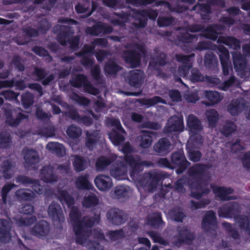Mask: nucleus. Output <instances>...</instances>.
<instances>
[{
    "label": "nucleus",
    "mask_w": 250,
    "mask_h": 250,
    "mask_svg": "<svg viewBox=\"0 0 250 250\" xmlns=\"http://www.w3.org/2000/svg\"><path fill=\"white\" fill-rule=\"evenodd\" d=\"M58 198L61 202H64L68 208H72L69 218L72 224L73 229L75 235L76 243L83 244L90 236L91 229L95 224H99L101 220L100 214L95 213L93 216H83L79 209L73 205L75 201L73 197L66 190H58Z\"/></svg>",
    "instance_id": "nucleus-1"
},
{
    "label": "nucleus",
    "mask_w": 250,
    "mask_h": 250,
    "mask_svg": "<svg viewBox=\"0 0 250 250\" xmlns=\"http://www.w3.org/2000/svg\"><path fill=\"white\" fill-rule=\"evenodd\" d=\"M208 168L206 164H196L188 169V174L192 178L188 180V185L191 189L190 196L196 199H200L203 195L209 192L208 181L202 177L207 174Z\"/></svg>",
    "instance_id": "nucleus-2"
},
{
    "label": "nucleus",
    "mask_w": 250,
    "mask_h": 250,
    "mask_svg": "<svg viewBox=\"0 0 250 250\" xmlns=\"http://www.w3.org/2000/svg\"><path fill=\"white\" fill-rule=\"evenodd\" d=\"M241 208L237 202H229L218 208V214L220 217L234 218L239 227L246 231L250 236V218L245 215H240Z\"/></svg>",
    "instance_id": "nucleus-3"
},
{
    "label": "nucleus",
    "mask_w": 250,
    "mask_h": 250,
    "mask_svg": "<svg viewBox=\"0 0 250 250\" xmlns=\"http://www.w3.org/2000/svg\"><path fill=\"white\" fill-rule=\"evenodd\" d=\"M122 151L125 154L124 161L131 168L130 176L132 179L143 170L144 166L148 167L153 166L152 163L150 161H142L141 157L138 155L134 157L129 154L133 152V148L128 142L123 146Z\"/></svg>",
    "instance_id": "nucleus-4"
},
{
    "label": "nucleus",
    "mask_w": 250,
    "mask_h": 250,
    "mask_svg": "<svg viewBox=\"0 0 250 250\" xmlns=\"http://www.w3.org/2000/svg\"><path fill=\"white\" fill-rule=\"evenodd\" d=\"M224 29L223 25L217 23L209 24L206 28L203 25L198 24H190L186 28L188 31L191 33L201 31L203 33L200 35V36L213 41L217 40L218 35V31L223 30Z\"/></svg>",
    "instance_id": "nucleus-5"
},
{
    "label": "nucleus",
    "mask_w": 250,
    "mask_h": 250,
    "mask_svg": "<svg viewBox=\"0 0 250 250\" xmlns=\"http://www.w3.org/2000/svg\"><path fill=\"white\" fill-rule=\"evenodd\" d=\"M69 83L75 88H79L83 86L84 91L90 94L95 95L98 93V89L91 84L86 76L83 74H76L69 80Z\"/></svg>",
    "instance_id": "nucleus-6"
},
{
    "label": "nucleus",
    "mask_w": 250,
    "mask_h": 250,
    "mask_svg": "<svg viewBox=\"0 0 250 250\" xmlns=\"http://www.w3.org/2000/svg\"><path fill=\"white\" fill-rule=\"evenodd\" d=\"M4 116L5 123L12 127H17L22 120L28 118V116L23 113L22 110L20 107L5 109Z\"/></svg>",
    "instance_id": "nucleus-7"
},
{
    "label": "nucleus",
    "mask_w": 250,
    "mask_h": 250,
    "mask_svg": "<svg viewBox=\"0 0 250 250\" xmlns=\"http://www.w3.org/2000/svg\"><path fill=\"white\" fill-rule=\"evenodd\" d=\"M48 213L55 225L60 229H62L65 217L61 206L57 202H52L48 207Z\"/></svg>",
    "instance_id": "nucleus-8"
},
{
    "label": "nucleus",
    "mask_w": 250,
    "mask_h": 250,
    "mask_svg": "<svg viewBox=\"0 0 250 250\" xmlns=\"http://www.w3.org/2000/svg\"><path fill=\"white\" fill-rule=\"evenodd\" d=\"M203 230L209 234H215L217 221L215 213L212 210L207 211L201 222Z\"/></svg>",
    "instance_id": "nucleus-9"
},
{
    "label": "nucleus",
    "mask_w": 250,
    "mask_h": 250,
    "mask_svg": "<svg viewBox=\"0 0 250 250\" xmlns=\"http://www.w3.org/2000/svg\"><path fill=\"white\" fill-rule=\"evenodd\" d=\"M171 160L172 163L177 167L176 170V173L177 174L184 173L190 165V163L187 160L182 150L172 153L171 156Z\"/></svg>",
    "instance_id": "nucleus-10"
},
{
    "label": "nucleus",
    "mask_w": 250,
    "mask_h": 250,
    "mask_svg": "<svg viewBox=\"0 0 250 250\" xmlns=\"http://www.w3.org/2000/svg\"><path fill=\"white\" fill-rule=\"evenodd\" d=\"M187 126L190 134L194 137L193 140L197 143H202V137L198 134L202 131L203 127L201 122L197 117L192 114L189 115L187 119Z\"/></svg>",
    "instance_id": "nucleus-11"
},
{
    "label": "nucleus",
    "mask_w": 250,
    "mask_h": 250,
    "mask_svg": "<svg viewBox=\"0 0 250 250\" xmlns=\"http://www.w3.org/2000/svg\"><path fill=\"white\" fill-rule=\"evenodd\" d=\"M50 227L49 223L44 220L37 222L31 230L32 235L39 238L44 239L50 233Z\"/></svg>",
    "instance_id": "nucleus-12"
},
{
    "label": "nucleus",
    "mask_w": 250,
    "mask_h": 250,
    "mask_svg": "<svg viewBox=\"0 0 250 250\" xmlns=\"http://www.w3.org/2000/svg\"><path fill=\"white\" fill-rule=\"evenodd\" d=\"M122 57L125 62L129 64L131 68L140 66L141 56L140 53L134 50H127L123 52Z\"/></svg>",
    "instance_id": "nucleus-13"
},
{
    "label": "nucleus",
    "mask_w": 250,
    "mask_h": 250,
    "mask_svg": "<svg viewBox=\"0 0 250 250\" xmlns=\"http://www.w3.org/2000/svg\"><path fill=\"white\" fill-rule=\"evenodd\" d=\"M184 128L183 119L177 116L171 117L168 120L166 126L165 127L167 133L172 132H182Z\"/></svg>",
    "instance_id": "nucleus-14"
},
{
    "label": "nucleus",
    "mask_w": 250,
    "mask_h": 250,
    "mask_svg": "<svg viewBox=\"0 0 250 250\" xmlns=\"http://www.w3.org/2000/svg\"><path fill=\"white\" fill-rule=\"evenodd\" d=\"M125 213L118 208L110 209L106 213V218L108 222L116 226L124 224L125 222Z\"/></svg>",
    "instance_id": "nucleus-15"
},
{
    "label": "nucleus",
    "mask_w": 250,
    "mask_h": 250,
    "mask_svg": "<svg viewBox=\"0 0 250 250\" xmlns=\"http://www.w3.org/2000/svg\"><path fill=\"white\" fill-rule=\"evenodd\" d=\"M154 52V58L149 62V65L154 69L158 71L159 69L158 66H164L167 64V56L166 53L161 52L158 48H155Z\"/></svg>",
    "instance_id": "nucleus-16"
},
{
    "label": "nucleus",
    "mask_w": 250,
    "mask_h": 250,
    "mask_svg": "<svg viewBox=\"0 0 250 250\" xmlns=\"http://www.w3.org/2000/svg\"><path fill=\"white\" fill-rule=\"evenodd\" d=\"M171 143L166 137L160 138L153 146L154 151L160 156H166L170 151Z\"/></svg>",
    "instance_id": "nucleus-17"
},
{
    "label": "nucleus",
    "mask_w": 250,
    "mask_h": 250,
    "mask_svg": "<svg viewBox=\"0 0 250 250\" xmlns=\"http://www.w3.org/2000/svg\"><path fill=\"white\" fill-rule=\"evenodd\" d=\"M129 84L136 88L140 87L144 82V73L139 70H133L129 71L127 76Z\"/></svg>",
    "instance_id": "nucleus-18"
},
{
    "label": "nucleus",
    "mask_w": 250,
    "mask_h": 250,
    "mask_svg": "<svg viewBox=\"0 0 250 250\" xmlns=\"http://www.w3.org/2000/svg\"><path fill=\"white\" fill-rule=\"evenodd\" d=\"M96 187L101 191H107L109 190L113 186L111 178L104 174L97 175L94 180Z\"/></svg>",
    "instance_id": "nucleus-19"
},
{
    "label": "nucleus",
    "mask_w": 250,
    "mask_h": 250,
    "mask_svg": "<svg viewBox=\"0 0 250 250\" xmlns=\"http://www.w3.org/2000/svg\"><path fill=\"white\" fill-rule=\"evenodd\" d=\"M58 31L57 40L62 46H64L67 43L66 39L74 34L72 28L68 25H60Z\"/></svg>",
    "instance_id": "nucleus-20"
},
{
    "label": "nucleus",
    "mask_w": 250,
    "mask_h": 250,
    "mask_svg": "<svg viewBox=\"0 0 250 250\" xmlns=\"http://www.w3.org/2000/svg\"><path fill=\"white\" fill-rule=\"evenodd\" d=\"M218 43H223L228 46L229 48L235 50H239L241 48L240 41L231 36H220L217 39Z\"/></svg>",
    "instance_id": "nucleus-21"
},
{
    "label": "nucleus",
    "mask_w": 250,
    "mask_h": 250,
    "mask_svg": "<svg viewBox=\"0 0 250 250\" xmlns=\"http://www.w3.org/2000/svg\"><path fill=\"white\" fill-rule=\"evenodd\" d=\"M11 222L7 219H0V241L6 243L11 238Z\"/></svg>",
    "instance_id": "nucleus-22"
},
{
    "label": "nucleus",
    "mask_w": 250,
    "mask_h": 250,
    "mask_svg": "<svg viewBox=\"0 0 250 250\" xmlns=\"http://www.w3.org/2000/svg\"><path fill=\"white\" fill-rule=\"evenodd\" d=\"M177 231L179 237L177 243L180 244L191 242L194 239L195 236L194 234L187 227L182 228L178 227Z\"/></svg>",
    "instance_id": "nucleus-23"
},
{
    "label": "nucleus",
    "mask_w": 250,
    "mask_h": 250,
    "mask_svg": "<svg viewBox=\"0 0 250 250\" xmlns=\"http://www.w3.org/2000/svg\"><path fill=\"white\" fill-rule=\"evenodd\" d=\"M213 190L222 201H227L236 199L235 196L229 195L234 192V189L230 187H217L213 188Z\"/></svg>",
    "instance_id": "nucleus-24"
},
{
    "label": "nucleus",
    "mask_w": 250,
    "mask_h": 250,
    "mask_svg": "<svg viewBox=\"0 0 250 250\" xmlns=\"http://www.w3.org/2000/svg\"><path fill=\"white\" fill-rule=\"evenodd\" d=\"M25 167H32L39 162V157L38 152L33 148L24 149L23 150Z\"/></svg>",
    "instance_id": "nucleus-25"
},
{
    "label": "nucleus",
    "mask_w": 250,
    "mask_h": 250,
    "mask_svg": "<svg viewBox=\"0 0 250 250\" xmlns=\"http://www.w3.org/2000/svg\"><path fill=\"white\" fill-rule=\"evenodd\" d=\"M234 67L236 71L242 72L245 71L247 62L244 56L240 52H235L232 54Z\"/></svg>",
    "instance_id": "nucleus-26"
},
{
    "label": "nucleus",
    "mask_w": 250,
    "mask_h": 250,
    "mask_svg": "<svg viewBox=\"0 0 250 250\" xmlns=\"http://www.w3.org/2000/svg\"><path fill=\"white\" fill-rule=\"evenodd\" d=\"M42 180L46 183H54L57 182L58 176L54 173L53 168L49 166H44L41 170Z\"/></svg>",
    "instance_id": "nucleus-27"
},
{
    "label": "nucleus",
    "mask_w": 250,
    "mask_h": 250,
    "mask_svg": "<svg viewBox=\"0 0 250 250\" xmlns=\"http://www.w3.org/2000/svg\"><path fill=\"white\" fill-rule=\"evenodd\" d=\"M15 195L17 199L21 201H31L35 197L34 192L28 188H20L15 191Z\"/></svg>",
    "instance_id": "nucleus-28"
},
{
    "label": "nucleus",
    "mask_w": 250,
    "mask_h": 250,
    "mask_svg": "<svg viewBox=\"0 0 250 250\" xmlns=\"http://www.w3.org/2000/svg\"><path fill=\"white\" fill-rule=\"evenodd\" d=\"M145 178L148 179L149 187L152 189L156 188L160 182L164 178V175L159 172H151L144 174Z\"/></svg>",
    "instance_id": "nucleus-29"
},
{
    "label": "nucleus",
    "mask_w": 250,
    "mask_h": 250,
    "mask_svg": "<svg viewBox=\"0 0 250 250\" xmlns=\"http://www.w3.org/2000/svg\"><path fill=\"white\" fill-rule=\"evenodd\" d=\"M141 133L140 146L142 148H147L152 144V136L154 133L152 131L147 130H142Z\"/></svg>",
    "instance_id": "nucleus-30"
},
{
    "label": "nucleus",
    "mask_w": 250,
    "mask_h": 250,
    "mask_svg": "<svg viewBox=\"0 0 250 250\" xmlns=\"http://www.w3.org/2000/svg\"><path fill=\"white\" fill-rule=\"evenodd\" d=\"M117 158L116 156L110 157L101 156L98 159L96 162V167L99 171H103L107 166L112 164Z\"/></svg>",
    "instance_id": "nucleus-31"
},
{
    "label": "nucleus",
    "mask_w": 250,
    "mask_h": 250,
    "mask_svg": "<svg viewBox=\"0 0 250 250\" xmlns=\"http://www.w3.org/2000/svg\"><path fill=\"white\" fill-rule=\"evenodd\" d=\"M218 64L217 59L213 53H207L204 56V65L206 68L214 70Z\"/></svg>",
    "instance_id": "nucleus-32"
},
{
    "label": "nucleus",
    "mask_w": 250,
    "mask_h": 250,
    "mask_svg": "<svg viewBox=\"0 0 250 250\" xmlns=\"http://www.w3.org/2000/svg\"><path fill=\"white\" fill-rule=\"evenodd\" d=\"M99 204V199L93 193H90L87 196H85L82 201V206L86 208H93Z\"/></svg>",
    "instance_id": "nucleus-33"
},
{
    "label": "nucleus",
    "mask_w": 250,
    "mask_h": 250,
    "mask_svg": "<svg viewBox=\"0 0 250 250\" xmlns=\"http://www.w3.org/2000/svg\"><path fill=\"white\" fill-rule=\"evenodd\" d=\"M74 157L73 166L76 171L81 172L84 170L87 167L86 160L79 155H74Z\"/></svg>",
    "instance_id": "nucleus-34"
},
{
    "label": "nucleus",
    "mask_w": 250,
    "mask_h": 250,
    "mask_svg": "<svg viewBox=\"0 0 250 250\" xmlns=\"http://www.w3.org/2000/svg\"><path fill=\"white\" fill-rule=\"evenodd\" d=\"M12 144V140L10 134L6 131L0 132V148L9 149Z\"/></svg>",
    "instance_id": "nucleus-35"
},
{
    "label": "nucleus",
    "mask_w": 250,
    "mask_h": 250,
    "mask_svg": "<svg viewBox=\"0 0 250 250\" xmlns=\"http://www.w3.org/2000/svg\"><path fill=\"white\" fill-rule=\"evenodd\" d=\"M76 186L79 189H91L92 188V184L88 181V175L85 174L79 176L77 178L76 182Z\"/></svg>",
    "instance_id": "nucleus-36"
},
{
    "label": "nucleus",
    "mask_w": 250,
    "mask_h": 250,
    "mask_svg": "<svg viewBox=\"0 0 250 250\" xmlns=\"http://www.w3.org/2000/svg\"><path fill=\"white\" fill-rule=\"evenodd\" d=\"M142 10H136L134 11L133 18L138 22H134L133 25L138 28H144L147 24V19L145 16L141 15Z\"/></svg>",
    "instance_id": "nucleus-37"
},
{
    "label": "nucleus",
    "mask_w": 250,
    "mask_h": 250,
    "mask_svg": "<svg viewBox=\"0 0 250 250\" xmlns=\"http://www.w3.org/2000/svg\"><path fill=\"white\" fill-rule=\"evenodd\" d=\"M111 176L118 180L125 179L126 176V172L125 167L112 166L110 169Z\"/></svg>",
    "instance_id": "nucleus-38"
},
{
    "label": "nucleus",
    "mask_w": 250,
    "mask_h": 250,
    "mask_svg": "<svg viewBox=\"0 0 250 250\" xmlns=\"http://www.w3.org/2000/svg\"><path fill=\"white\" fill-rule=\"evenodd\" d=\"M243 106L239 100H233L228 106V111L231 115L237 116L241 112Z\"/></svg>",
    "instance_id": "nucleus-39"
},
{
    "label": "nucleus",
    "mask_w": 250,
    "mask_h": 250,
    "mask_svg": "<svg viewBox=\"0 0 250 250\" xmlns=\"http://www.w3.org/2000/svg\"><path fill=\"white\" fill-rule=\"evenodd\" d=\"M169 213L172 220L175 222L179 223H182L187 216L182 209L179 208H171L169 210Z\"/></svg>",
    "instance_id": "nucleus-40"
},
{
    "label": "nucleus",
    "mask_w": 250,
    "mask_h": 250,
    "mask_svg": "<svg viewBox=\"0 0 250 250\" xmlns=\"http://www.w3.org/2000/svg\"><path fill=\"white\" fill-rule=\"evenodd\" d=\"M121 69V67L111 59L109 60L104 66L105 73L109 75H116Z\"/></svg>",
    "instance_id": "nucleus-41"
},
{
    "label": "nucleus",
    "mask_w": 250,
    "mask_h": 250,
    "mask_svg": "<svg viewBox=\"0 0 250 250\" xmlns=\"http://www.w3.org/2000/svg\"><path fill=\"white\" fill-rule=\"evenodd\" d=\"M122 132L113 129L109 134V137L115 146H119L125 141V138L122 134Z\"/></svg>",
    "instance_id": "nucleus-42"
},
{
    "label": "nucleus",
    "mask_w": 250,
    "mask_h": 250,
    "mask_svg": "<svg viewBox=\"0 0 250 250\" xmlns=\"http://www.w3.org/2000/svg\"><path fill=\"white\" fill-rule=\"evenodd\" d=\"M46 148L50 151L55 152L59 157L64 155L65 151L63 145L59 143L49 142L46 146Z\"/></svg>",
    "instance_id": "nucleus-43"
},
{
    "label": "nucleus",
    "mask_w": 250,
    "mask_h": 250,
    "mask_svg": "<svg viewBox=\"0 0 250 250\" xmlns=\"http://www.w3.org/2000/svg\"><path fill=\"white\" fill-rule=\"evenodd\" d=\"M1 167L2 169L3 177L6 179H10L12 177L10 171L12 170L14 165L12 162L9 160H4L2 162Z\"/></svg>",
    "instance_id": "nucleus-44"
},
{
    "label": "nucleus",
    "mask_w": 250,
    "mask_h": 250,
    "mask_svg": "<svg viewBox=\"0 0 250 250\" xmlns=\"http://www.w3.org/2000/svg\"><path fill=\"white\" fill-rule=\"evenodd\" d=\"M206 98L209 101V105H214L219 103L221 100L220 93L217 91H205Z\"/></svg>",
    "instance_id": "nucleus-45"
},
{
    "label": "nucleus",
    "mask_w": 250,
    "mask_h": 250,
    "mask_svg": "<svg viewBox=\"0 0 250 250\" xmlns=\"http://www.w3.org/2000/svg\"><path fill=\"white\" fill-rule=\"evenodd\" d=\"M237 126L231 121H227L221 129V133L226 137H228L236 130Z\"/></svg>",
    "instance_id": "nucleus-46"
},
{
    "label": "nucleus",
    "mask_w": 250,
    "mask_h": 250,
    "mask_svg": "<svg viewBox=\"0 0 250 250\" xmlns=\"http://www.w3.org/2000/svg\"><path fill=\"white\" fill-rule=\"evenodd\" d=\"M222 225L227 233L231 237L235 240L239 239L240 235L238 230L235 228H233L231 224L224 222Z\"/></svg>",
    "instance_id": "nucleus-47"
},
{
    "label": "nucleus",
    "mask_w": 250,
    "mask_h": 250,
    "mask_svg": "<svg viewBox=\"0 0 250 250\" xmlns=\"http://www.w3.org/2000/svg\"><path fill=\"white\" fill-rule=\"evenodd\" d=\"M147 223L155 229H158L161 225L165 224L162 220V215L160 213H156L153 217L148 218Z\"/></svg>",
    "instance_id": "nucleus-48"
},
{
    "label": "nucleus",
    "mask_w": 250,
    "mask_h": 250,
    "mask_svg": "<svg viewBox=\"0 0 250 250\" xmlns=\"http://www.w3.org/2000/svg\"><path fill=\"white\" fill-rule=\"evenodd\" d=\"M16 223L20 227H29L37 221V218L35 216H32L29 218L22 217L15 218Z\"/></svg>",
    "instance_id": "nucleus-49"
},
{
    "label": "nucleus",
    "mask_w": 250,
    "mask_h": 250,
    "mask_svg": "<svg viewBox=\"0 0 250 250\" xmlns=\"http://www.w3.org/2000/svg\"><path fill=\"white\" fill-rule=\"evenodd\" d=\"M147 233L152 239L153 242L159 243L165 246L169 245V242L164 239L159 233L155 231L150 230L148 231Z\"/></svg>",
    "instance_id": "nucleus-50"
},
{
    "label": "nucleus",
    "mask_w": 250,
    "mask_h": 250,
    "mask_svg": "<svg viewBox=\"0 0 250 250\" xmlns=\"http://www.w3.org/2000/svg\"><path fill=\"white\" fill-rule=\"evenodd\" d=\"M142 103L148 107H151L159 103L166 104L167 102L165 99L161 97L155 96L151 98L143 99Z\"/></svg>",
    "instance_id": "nucleus-51"
},
{
    "label": "nucleus",
    "mask_w": 250,
    "mask_h": 250,
    "mask_svg": "<svg viewBox=\"0 0 250 250\" xmlns=\"http://www.w3.org/2000/svg\"><path fill=\"white\" fill-rule=\"evenodd\" d=\"M196 38L197 36L195 35L190 34L188 32L180 33L177 37V40L179 42L187 44L193 42Z\"/></svg>",
    "instance_id": "nucleus-52"
},
{
    "label": "nucleus",
    "mask_w": 250,
    "mask_h": 250,
    "mask_svg": "<svg viewBox=\"0 0 250 250\" xmlns=\"http://www.w3.org/2000/svg\"><path fill=\"white\" fill-rule=\"evenodd\" d=\"M66 133L70 138L78 139L82 134V130L80 127L72 125L67 127Z\"/></svg>",
    "instance_id": "nucleus-53"
},
{
    "label": "nucleus",
    "mask_w": 250,
    "mask_h": 250,
    "mask_svg": "<svg viewBox=\"0 0 250 250\" xmlns=\"http://www.w3.org/2000/svg\"><path fill=\"white\" fill-rule=\"evenodd\" d=\"M85 32L92 36H99L102 33V22L99 21L91 27H87Z\"/></svg>",
    "instance_id": "nucleus-54"
},
{
    "label": "nucleus",
    "mask_w": 250,
    "mask_h": 250,
    "mask_svg": "<svg viewBox=\"0 0 250 250\" xmlns=\"http://www.w3.org/2000/svg\"><path fill=\"white\" fill-rule=\"evenodd\" d=\"M128 195V189L125 186H116L114 190L113 196L118 199L125 198Z\"/></svg>",
    "instance_id": "nucleus-55"
},
{
    "label": "nucleus",
    "mask_w": 250,
    "mask_h": 250,
    "mask_svg": "<svg viewBox=\"0 0 250 250\" xmlns=\"http://www.w3.org/2000/svg\"><path fill=\"white\" fill-rule=\"evenodd\" d=\"M174 18L171 16H159L157 19V24L159 27H167L172 25L174 22Z\"/></svg>",
    "instance_id": "nucleus-56"
},
{
    "label": "nucleus",
    "mask_w": 250,
    "mask_h": 250,
    "mask_svg": "<svg viewBox=\"0 0 250 250\" xmlns=\"http://www.w3.org/2000/svg\"><path fill=\"white\" fill-rule=\"evenodd\" d=\"M189 179L181 178L176 180L173 185L174 190L179 193H185L186 190L184 186L186 184H188V180Z\"/></svg>",
    "instance_id": "nucleus-57"
},
{
    "label": "nucleus",
    "mask_w": 250,
    "mask_h": 250,
    "mask_svg": "<svg viewBox=\"0 0 250 250\" xmlns=\"http://www.w3.org/2000/svg\"><path fill=\"white\" fill-rule=\"evenodd\" d=\"M190 80L192 83L203 82L205 80L203 74L197 68H192L191 70Z\"/></svg>",
    "instance_id": "nucleus-58"
},
{
    "label": "nucleus",
    "mask_w": 250,
    "mask_h": 250,
    "mask_svg": "<svg viewBox=\"0 0 250 250\" xmlns=\"http://www.w3.org/2000/svg\"><path fill=\"white\" fill-rule=\"evenodd\" d=\"M207 119L209 126L214 127L219 120V114L215 109H211L208 112Z\"/></svg>",
    "instance_id": "nucleus-59"
},
{
    "label": "nucleus",
    "mask_w": 250,
    "mask_h": 250,
    "mask_svg": "<svg viewBox=\"0 0 250 250\" xmlns=\"http://www.w3.org/2000/svg\"><path fill=\"white\" fill-rule=\"evenodd\" d=\"M97 142V136L94 133H90L87 131L85 137L86 146L89 150H92Z\"/></svg>",
    "instance_id": "nucleus-60"
},
{
    "label": "nucleus",
    "mask_w": 250,
    "mask_h": 250,
    "mask_svg": "<svg viewBox=\"0 0 250 250\" xmlns=\"http://www.w3.org/2000/svg\"><path fill=\"white\" fill-rule=\"evenodd\" d=\"M21 102L25 109L29 108L34 103V96L32 94L26 93L21 97Z\"/></svg>",
    "instance_id": "nucleus-61"
},
{
    "label": "nucleus",
    "mask_w": 250,
    "mask_h": 250,
    "mask_svg": "<svg viewBox=\"0 0 250 250\" xmlns=\"http://www.w3.org/2000/svg\"><path fill=\"white\" fill-rule=\"evenodd\" d=\"M219 52L220 62L229 61V54L228 49L223 45H218L217 46Z\"/></svg>",
    "instance_id": "nucleus-62"
},
{
    "label": "nucleus",
    "mask_w": 250,
    "mask_h": 250,
    "mask_svg": "<svg viewBox=\"0 0 250 250\" xmlns=\"http://www.w3.org/2000/svg\"><path fill=\"white\" fill-rule=\"evenodd\" d=\"M32 51L40 57H48L49 62L53 60L52 57L49 55L48 51L42 46H35L32 48Z\"/></svg>",
    "instance_id": "nucleus-63"
},
{
    "label": "nucleus",
    "mask_w": 250,
    "mask_h": 250,
    "mask_svg": "<svg viewBox=\"0 0 250 250\" xmlns=\"http://www.w3.org/2000/svg\"><path fill=\"white\" fill-rule=\"evenodd\" d=\"M17 187V185L7 183L5 184L2 188L1 196L2 200V203L6 204L7 203V198L8 194L14 188Z\"/></svg>",
    "instance_id": "nucleus-64"
}]
</instances>
